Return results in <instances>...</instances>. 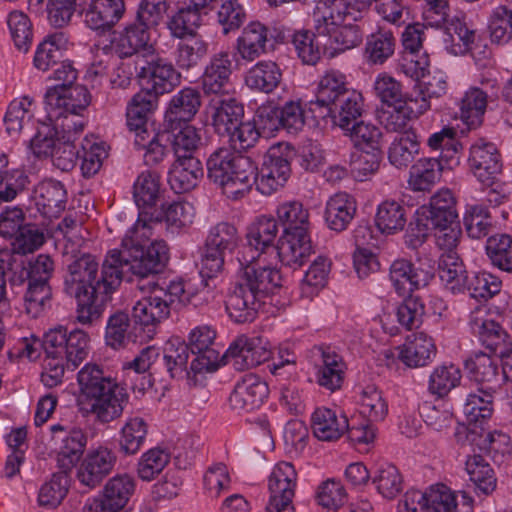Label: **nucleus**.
I'll return each mask as SVG.
<instances>
[{
    "label": "nucleus",
    "mask_w": 512,
    "mask_h": 512,
    "mask_svg": "<svg viewBox=\"0 0 512 512\" xmlns=\"http://www.w3.org/2000/svg\"><path fill=\"white\" fill-rule=\"evenodd\" d=\"M143 227L138 220L127 230L121 241V249L107 252L99 273V263L91 254H83L68 266L65 279L67 290L77 302V320L81 324H91L101 318L113 293L122 283L123 269L141 278L160 273L169 260V248L164 240H154L152 236H142Z\"/></svg>",
    "instance_id": "nucleus-1"
},
{
    "label": "nucleus",
    "mask_w": 512,
    "mask_h": 512,
    "mask_svg": "<svg viewBox=\"0 0 512 512\" xmlns=\"http://www.w3.org/2000/svg\"><path fill=\"white\" fill-rule=\"evenodd\" d=\"M77 382V406L83 415L93 416L100 423H110L122 416L129 395L115 378L105 375L100 366L84 365L77 374Z\"/></svg>",
    "instance_id": "nucleus-2"
},
{
    "label": "nucleus",
    "mask_w": 512,
    "mask_h": 512,
    "mask_svg": "<svg viewBox=\"0 0 512 512\" xmlns=\"http://www.w3.org/2000/svg\"><path fill=\"white\" fill-rule=\"evenodd\" d=\"M314 29L322 37L324 54L333 58L358 47L364 31L359 11L349 8L346 0H319L314 10Z\"/></svg>",
    "instance_id": "nucleus-3"
},
{
    "label": "nucleus",
    "mask_w": 512,
    "mask_h": 512,
    "mask_svg": "<svg viewBox=\"0 0 512 512\" xmlns=\"http://www.w3.org/2000/svg\"><path fill=\"white\" fill-rule=\"evenodd\" d=\"M208 177L231 199L249 193L256 183L257 168L248 157L227 148L215 151L207 160Z\"/></svg>",
    "instance_id": "nucleus-4"
},
{
    "label": "nucleus",
    "mask_w": 512,
    "mask_h": 512,
    "mask_svg": "<svg viewBox=\"0 0 512 512\" xmlns=\"http://www.w3.org/2000/svg\"><path fill=\"white\" fill-rule=\"evenodd\" d=\"M190 293L182 280L171 281L167 286L152 284L132 308V319L142 326H156L170 316L173 307L187 305Z\"/></svg>",
    "instance_id": "nucleus-5"
},
{
    "label": "nucleus",
    "mask_w": 512,
    "mask_h": 512,
    "mask_svg": "<svg viewBox=\"0 0 512 512\" xmlns=\"http://www.w3.org/2000/svg\"><path fill=\"white\" fill-rule=\"evenodd\" d=\"M274 258L265 254L242 255V272L238 283L263 302L282 287V275L272 261Z\"/></svg>",
    "instance_id": "nucleus-6"
},
{
    "label": "nucleus",
    "mask_w": 512,
    "mask_h": 512,
    "mask_svg": "<svg viewBox=\"0 0 512 512\" xmlns=\"http://www.w3.org/2000/svg\"><path fill=\"white\" fill-rule=\"evenodd\" d=\"M45 353L67 365V369H76L88 356L90 338L86 332L75 329L68 332L64 326H57L44 335Z\"/></svg>",
    "instance_id": "nucleus-7"
},
{
    "label": "nucleus",
    "mask_w": 512,
    "mask_h": 512,
    "mask_svg": "<svg viewBox=\"0 0 512 512\" xmlns=\"http://www.w3.org/2000/svg\"><path fill=\"white\" fill-rule=\"evenodd\" d=\"M298 475L290 462H278L267 479L269 493L266 512H295L293 499Z\"/></svg>",
    "instance_id": "nucleus-8"
},
{
    "label": "nucleus",
    "mask_w": 512,
    "mask_h": 512,
    "mask_svg": "<svg viewBox=\"0 0 512 512\" xmlns=\"http://www.w3.org/2000/svg\"><path fill=\"white\" fill-rule=\"evenodd\" d=\"M195 208L187 201H173L163 203L160 208L153 211L139 212L138 227L144 230L141 234L149 233V227L154 223H165L168 231L179 233L188 229L194 222Z\"/></svg>",
    "instance_id": "nucleus-9"
},
{
    "label": "nucleus",
    "mask_w": 512,
    "mask_h": 512,
    "mask_svg": "<svg viewBox=\"0 0 512 512\" xmlns=\"http://www.w3.org/2000/svg\"><path fill=\"white\" fill-rule=\"evenodd\" d=\"M289 154L290 149L287 144L280 143L269 148L257 182L261 193L271 194L286 183L291 173Z\"/></svg>",
    "instance_id": "nucleus-10"
},
{
    "label": "nucleus",
    "mask_w": 512,
    "mask_h": 512,
    "mask_svg": "<svg viewBox=\"0 0 512 512\" xmlns=\"http://www.w3.org/2000/svg\"><path fill=\"white\" fill-rule=\"evenodd\" d=\"M116 461V454L107 446L91 448L80 460L76 477L80 484L94 489L113 471Z\"/></svg>",
    "instance_id": "nucleus-11"
},
{
    "label": "nucleus",
    "mask_w": 512,
    "mask_h": 512,
    "mask_svg": "<svg viewBox=\"0 0 512 512\" xmlns=\"http://www.w3.org/2000/svg\"><path fill=\"white\" fill-rule=\"evenodd\" d=\"M271 357L268 341L262 337L239 336L223 355L226 364L237 370H246L267 361Z\"/></svg>",
    "instance_id": "nucleus-12"
},
{
    "label": "nucleus",
    "mask_w": 512,
    "mask_h": 512,
    "mask_svg": "<svg viewBox=\"0 0 512 512\" xmlns=\"http://www.w3.org/2000/svg\"><path fill=\"white\" fill-rule=\"evenodd\" d=\"M137 78L142 87L158 96L170 93L180 84V74L174 66L154 53L139 67Z\"/></svg>",
    "instance_id": "nucleus-13"
},
{
    "label": "nucleus",
    "mask_w": 512,
    "mask_h": 512,
    "mask_svg": "<svg viewBox=\"0 0 512 512\" xmlns=\"http://www.w3.org/2000/svg\"><path fill=\"white\" fill-rule=\"evenodd\" d=\"M89 102V93L81 85H55L45 94L46 111L50 120L64 113H81Z\"/></svg>",
    "instance_id": "nucleus-14"
},
{
    "label": "nucleus",
    "mask_w": 512,
    "mask_h": 512,
    "mask_svg": "<svg viewBox=\"0 0 512 512\" xmlns=\"http://www.w3.org/2000/svg\"><path fill=\"white\" fill-rule=\"evenodd\" d=\"M458 222L456 199L448 189L434 194L430 202L416 211L417 226L430 230L432 227Z\"/></svg>",
    "instance_id": "nucleus-15"
},
{
    "label": "nucleus",
    "mask_w": 512,
    "mask_h": 512,
    "mask_svg": "<svg viewBox=\"0 0 512 512\" xmlns=\"http://www.w3.org/2000/svg\"><path fill=\"white\" fill-rule=\"evenodd\" d=\"M216 332L210 326L202 325L194 328L189 334V348L197 356L191 362L195 373L213 372L218 369L221 358L213 348Z\"/></svg>",
    "instance_id": "nucleus-16"
},
{
    "label": "nucleus",
    "mask_w": 512,
    "mask_h": 512,
    "mask_svg": "<svg viewBox=\"0 0 512 512\" xmlns=\"http://www.w3.org/2000/svg\"><path fill=\"white\" fill-rule=\"evenodd\" d=\"M268 395V385L260 377L247 374L235 385L229 403L239 413L252 412L262 406Z\"/></svg>",
    "instance_id": "nucleus-17"
},
{
    "label": "nucleus",
    "mask_w": 512,
    "mask_h": 512,
    "mask_svg": "<svg viewBox=\"0 0 512 512\" xmlns=\"http://www.w3.org/2000/svg\"><path fill=\"white\" fill-rule=\"evenodd\" d=\"M468 163L471 172L481 183H490L502 171L497 147L483 139H479L471 146Z\"/></svg>",
    "instance_id": "nucleus-18"
},
{
    "label": "nucleus",
    "mask_w": 512,
    "mask_h": 512,
    "mask_svg": "<svg viewBox=\"0 0 512 512\" xmlns=\"http://www.w3.org/2000/svg\"><path fill=\"white\" fill-rule=\"evenodd\" d=\"M310 426L318 440L335 442L347 433L348 418L338 409L319 406L311 414Z\"/></svg>",
    "instance_id": "nucleus-19"
},
{
    "label": "nucleus",
    "mask_w": 512,
    "mask_h": 512,
    "mask_svg": "<svg viewBox=\"0 0 512 512\" xmlns=\"http://www.w3.org/2000/svg\"><path fill=\"white\" fill-rule=\"evenodd\" d=\"M52 440L56 445L57 461L64 469H70L79 460L87 445V436L79 428L66 432L60 424L51 426Z\"/></svg>",
    "instance_id": "nucleus-20"
},
{
    "label": "nucleus",
    "mask_w": 512,
    "mask_h": 512,
    "mask_svg": "<svg viewBox=\"0 0 512 512\" xmlns=\"http://www.w3.org/2000/svg\"><path fill=\"white\" fill-rule=\"evenodd\" d=\"M276 251L283 265L301 267L313 253L310 232H282Z\"/></svg>",
    "instance_id": "nucleus-21"
},
{
    "label": "nucleus",
    "mask_w": 512,
    "mask_h": 512,
    "mask_svg": "<svg viewBox=\"0 0 512 512\" xmlns=\"http://www.w3.org/2000/svg\"><path fill=\"white\" fill-rule=\"evenodd\" d=\"M158 98V95L142 87L127 105V126L135 132V145L145 146L142 140H144V134H147V116L156 109Z\"/></svg>",
    "instance_id": "nucleus-22"
},
{
    "label": "nucleus",
    "mask_w": 512,
    "mask_h": 512,
    "mask_svg": "<svg viewBox=\"0 0 512 512\" xmlns=\"http://www.w3.org/2000/svg\"><path fill=\"white\" fill-rule=\"evenodd\" d=\"M277 220L271 215L257 216L248 226L246 233L247 248L250 255L259 254L275 257L274 243L278 235Z\"/></svg>",
    "instance_id": "nucleus-23"
},
{
    "label": "nucleus",
    "mask_w": 512,
    "mask_h": 512,
    "mask_svg": "<svg viewBox=\"0 0 512 512\" xmlns=\"http://www.w3.org/2000/svg\"><path fill=\"white\" fill-rule=\"evenodd\" d=\"M207 117L215 133L227 136L239 126L244 117V107L232 97L211 100L207 106Z\"/></svg>",
    "instance_id": "nucleus-24"
},
{
    "label": "nucleus",
    "mask_w": 512,
    "mask_h": 512,
    "mask_svg": "<svg viewBox=\"0 0 512 512\" xmlns=\"http://www.w3.org/2000/svg\"><path fill=\"white\" fill-rule=\"evenodd\" d=\"M386 106L378 112V119L386 130L392 132L402 131L410 121L427 112V104L423 100L417 101L412 98Z\"/></svg>",
    "instance_id": "nucleus-25"
},
{
    "label": "nucleus",
    "mask_w": 512,
    "mask_h": 512,
    "mask_svg": "<svg viewBox=\"0 0 512 512\" xmlns=\"http://www.w3.org/2000/svg\"><path fill=\"white\" fill-rule=\"evenodd\" d=\"M430 275L415 267L407 259H396L390 266L389 279L394 291L402 297L408 296L414 291L426 286Z\"/></svg>",
    "instance_id": "nucleus-26"
},
{
    "label": "nucleus",
    "mask_w": 512,
    "mask_h": 512,
    "mask_svg": "<svg viewBox=\"0 0 512 512\" xmlns=\"http://www.w3.org/2000/svg\"><path fill=\"white\" fill-rule=\"evenodd\" d=\"M357 210L358 203L353 195L345 191L334 193L325 204V223L330 230L342 232L351 224Z\"/></svg>",
    "instance_id": "nucleus-27"
},
{
    "label": "nucleus",
    "mask_w": 512,
    "mask_h": 512,
    "mask_svg": "<svg viewBox=\"0 0 512 512\" xmlns=\"http://www.w3.org/2000/svg\"><path fill=\"white\" fill-rule=\"evenodd\" d=\"M269 29L260 21L249 22L236 40V50L240 58L253 62L267 53Z\"/></svg>",
    "instance_id": "nucleus-28"
},
{
    "label": "nucleus",
    "mask_w": 512,
    "mask_h": 512,
    "mask_svg": "<svg viewBox=\"0 0 512 512\" xmlns=\"http://www.w3.org/2000/svg\"><path fill=\"white\" fill-rule=\"evenodd\" d=\"M356 410L371 423L383 421L389 412V405L383 392L374 384L358 386L354 394Z\"/></svg>",
    "instance_id": "nucleus-29"
},
{
    "label": "nucleus",
    "mask_w": 512,
    "mask_h": 512,
    "mask_svg": "<svg viewBox=\"0 0 512 512\" xmlns=\"http://www.w3.org/2000/svg\"><path fill=\"white\" fill-rule=\"evenodd\" d=\"M470 325L482 341L494 354H502L509 346L508 334L493 319L489 318L486 310L477 309L472 312Z\"/></svg>",
    "instance_id": "nucleus-30"
},
{
    "label": "nucleus",
    "mask_w": 512,
    "mask_h": 512,
    "mask_svg": "<svg viewBox=\"0 0 512 512\" xmlns=\"http://www.w3.org/2000/svg\"><path fill=\"white\" fill-rule=\"evenodd\" d=\"M232 61L228 53L215 55L202 77L203 91L207 95H227L232 90L230 80Z\"/></svg>",
    "instance_id": "nucleus-31"
},
{
    "label": "nucleus",
    "mask_w": 512,
    "mask_h": 512,
    "mask_svg": "<svg viewBox=\"0 0 512 512\" xmlns=\"http://www.w3.org/2000/svg\"><path fill=\"white\" fill-rule=\"evenodd\" d=\"M113 47L120 57H130L141 52L143 57H149L154 53L151 30L140 23L131 25L115 37Z\"/></svg>",
    "instance_id": "nucleus-32"
},
{
    "label": "nucleus",
    "mask_w": 512,
    "mask_h": 512,
    "mask_svg": "<svg viewBox=\"0 0 512 512\" xmlns=\"http://www.w3.org/2000/svg\"><path fill=\"white\" fill-rule=\"evenodd\" d=\"M407 220V209L401 201L384 199L376 207L374 226L383 236L400 233L405 229Z\"/></svg>",
    "instance_id": "nucleus-33"
},
{
    "label": "nucleus",
    "mask_w": 512,
    "mask_h": 512,
    "mask_svg": "<svg viewBox=\"0 0 512 512\" xmlns=\"http://www.w3.org/2000/svg\"><path fill=\"white\" fill-rule=\"evenodd\" d=\"M350 90L347 76L343 72L336 69L327 70L316 83L313 103L328 109L337 104Z\"/></svg>",
    "instance_id": "nucleus-34"
},
{
    "label": "nucleus",
    "mask_w": 512,
    "mask_h": 512,
    "mask_svg": "<svg viewBox=\"0 0 512 512\" xmlns=\"http://www.w3.org/2000/svg\"><path fill=\"white\" fill-rule=\"evenodd\" d=\"M347 366L341 355L331 348L321 349V364L316 370L317 384L327 391L340 390L345 379Z\"/></svg>",
    "instance_id": "nucleus-35"
},
{
    "label": "nucleus",
    "mask_w": 512,
    "mask_h": 512,
    "mask_svg": "<svg viewBox=\"0 0 512 512\" xmlns=\"http://www.w3.org/2000/svg\"><path fill=\"white\" fill-rule=\"evenodd\" d=\"M283 72L279 64L272 60H260L245 73V85L254 92L270 94L282 82Z\"/></svg>",
    "instance_id": "nucleus-36"
},
{
    "label": "nucleus",
    "mask_w": 512,
    "mask_h": 512,
    "mask_svg": "<svg viewBox=\"0 0 512 512\" xmlns=\"http://www.w3.org/2000/svg\"><path fill=\"white\" fill-rule=\"evenodd\" d=\"M124 10L123 0H90L84 21L93 30L109 29L119 21Z\"/></svg>",
    "instance_id": "nucleus-37"
},
{
    "label": "nucleus",
    "mask_w": 512,
    "mask_h": 512,
    "mask_svg": "<svg viewBox=\"0 0 512 512\" xmlns=\"http://www.w3.org/2000/svg\"><path fill=\"white\" fill-rule=\"evenodd\" d=\"M203 176L201 162L196 157H176L169 171V184L176 193L192 190Z\"/></svg>",
    "instance_id": "nucleus-38"
},
{
    "label": "nucleus",
    "mask_w": 512,
    "mask_h": 512,
    "mask_svg": "<svg viewBox=\"0 0 512 512\" xmlns=\"http://www.w3.org/2000/svg\"><path fill=\"white\" fill-rule=\"evenodd\" d=\"M404 365L408 368H421L435 358L437 347L434 339L424 332L408 336L404 343Z\"/></svg>",
    "instance_id": "nucleus-39"
},
{
    "label": "nucleus",
    "mask_w": 512,
    "mask_h": 512,
    "mask_svg": "<svg viewBox=\"0 0 512 512\" xmlns=\"http://www.w3.org/2000/svg\"><path fill=\"white\" fill-rule=\"evenodd\" d=\"M264 303L238 283L226 300V311L237 323L252 322Z\"/></svg>",
    "instance_id": "nucleus-40"
},
{
    "label": "nucleus",
    "mask_w": 512,
    "mask_h": 512,
    "mask_svg": "<svg viewBox=\"0 0 512 512\" xmlns=\"http://www.w3.org/2000/svg\"><path fill=\"white\" fill-rule=\"evenodd\" d=\"M148 432L149 424L143 417H128L118 432L119 451L125 456L137 454L144 446Z\"/></svg>",
    "instance_id": "nucleus-41"
},
{
    "label": "nucleus",
    "mask_w": 512,
    "mask_h": 512,
    "mask_svg": "<svg viewBox=\"0 0 512 512\" xmlns=\"http://www.w3.org/2000/svg\"><path fill=\"white\" fill-rule=\"evenodd\" d=\"M164 189L158 173L144 171L138 175L133 185V198L140 212L153 211L161 199Z\"/></svg>",
    "instance_id": "nucleus-42"
},
{
    "label": "nucleus",
    "mask_w": 512,
    "mask_h": 512,
    "mask_svg": "<svg viewBox=\"0 0 512 512\" xmlns=\"http://www.w3.org/2000/svg\"><path fill=\"white\" fill-rule=\"evenodd\" d=\"M424 495L426 512H473L470 498L459 509L455 493L444 484L429 487Z\"/></svg>",
    "instance_id": "nucleus-43"
},
{
    "label": "nucleus",
    "mask_w": 512,
    "mask_h": 512,
    "mask_svg": "<svg viewBox=\"0 0 512 512\" xmlns=\"http://www.w3.org/2000/svg\"><path fill=\"white\" fill-rule=\"evenodd\" d=\"M396 39L392 31L378 29L366 38L363 56L369 65H383L395 52Z\"/></svg>",
    "instance_id": "nucleus-44"
},
{
    "label": "nucleus",
    "mask_w": 512,
    "mask_h": 512,
    "mask_svg": "<svg viewBox=\"0 0 512 512\" xmlns=\"http://www.w3.org/2000/svg\"><path fill=\"white\" fill-rule=\"evenodd\" d=\"M331 267L332 262L327 257L318 256L314 259L299 285L302 298L312 300L318 296L328 283Z\"/></svg>",
    "instance_id": "nucleus-45"
},
{
    "label": "nucleus",
    "mask_w": 512,
    "mask_h": 512,
    "mask_svg": "<svg viewBox=\"0 0 512 512\" xmlns=\"http://www.w3.org/2000/svg\"><path fill=\"white\" fill-rule=\"evenodd\" d=\"M60 140L62 136L58 125L53 123V119L48 118V122L38 123L36 132L28 143V150L33 157L47 160L53 155Z\"/></svg>",
    "instance_id": "nucleus-46"
},
{
    "label": "nucleus",
    "mask_w": 512,
    "mask_h": 512,
    "mask_svg": "<svg viewBox=\"0 0 512 512\" xmlns=\"http://www.w3.org/2000/svg\"><path fill=\"white\" fill-rule=\"evenodd\" d=\"M275 214L276 220L284 227L283 232H310V212L300 201L280 203Z\"/></svg>",
    "instance_id": "nucleus-47"
},
{
    "label": "nucleus",
    "mask_w": 512,
    "mask_h": 512,
    "mask_svg": "<svg viewBox=\"0 0 512 512\" xmlns=\"http://www.w3.org/2000/svg\"><path fill=\"white\" fill-rule=\"evenodd\" d=\"M136 488L135 479L129 474H117L110 478L102 491L108 509H124Z\"/></svg>",
    "instance_id": "nucleus-48"
},
{
    "label": "nucleus",
    "mask_w": 512,
    "mask_h": 512,
    "mask_svg": "<svg viewBox=\"0 0 512 512\" xmlns=\"http://www.w3.org/2000/svg\"><path fill=\"white\" fill-rule=\"evenodd\" d=\"M419 150L420 141L416 131L408 129L395 137L389 148L388 159L393 166L406 168Z\"/></svg>",
    "instance_id": "nucleus-49"
},
{
    "label": "nucleus",
    "mask_w": 512,
    "mask_h": 512,
    "mask_svg": "<svg viewBox=\"0 0 512 512\" xmlns=\"http://www.w3.org/2000/svg\"><path fill=\"white\" fill-rule=\"evenodd\" d=\"M439 277L447 290L462 293L467 287V274L456 253H443L439 260Z\"/></svg>",
    "instance_id": "nucleus-50"
},
{
    "label": "nucleus",
    "mask_w": 512,
    "mask_h": 512,
    "mask_svg": "<svg viewBox=\"0 0 512 512\" xmlns=\"http://www.w3.org/2000/svg\"><path fill=\"white\" fill-rule=\"evenodd\" d=\"M363 102L362 94L355 89H351L338 100L337 104L327 110L334 123L345 130L349 129L352 122L361 116Z\"/></svg>",
    "instance_id": "nucleus-51"
},
{
    "label": "nucleus",
    "mask_w": 512,
    "mask_h": 512,
    "mask_svg": "<svg viewBox=\"0 0 512 512\" xmlns=\"http://www.w3.org/2000/svg\"><path fill=\"white\" fill-rule=\"evenodd\" d=\"M200 106L199 92L193 88H184L171 98L166 117L171 122L190 121Z\"/></svg>",
    "instance_id": "nucleus-52"
},
{
    "label": "nucleus",
    "mask_w": 512,
    "mask_h": 512,
    "mask_svg": "<svg viewBox=\"0 0 512 512\" xmlns=\"http://www.w3.org/2000/svg\"><path fill=\"white\" fill-rule=\"evenodd\" d=\"M465 470L469 480L483 494H490L496 489L495 471L483 456L479 454L468 456L465 462Z\"/></svg>",
    "instance_id": "nucleus-53"
},
{
    "label": "nucleus",
    "mask_w": 512,
    "mask_h": 512,
    "mask_svg": "<svg viewBox=\"0 0 512 512\" xmlns=\"http://www.w3.org/2000/svg\"><path fill=\"white\" fill-rule=\"evenodd\" d=\"M465 368L473 381L486 384L489 389H492V384L499 379L497 359L483 352L470 356L465 361Z\"/></svg>",
    "instance_id": "nucleus-54"
},
{
    "label": "nucleus",
    "mask_w": 512,
    "mask_h": 512,
    "mask_svg": "<svg viewBox=\"0 0 512 512\" xmlns=\"http://www.w3.org/2000/svg\"><path fill=\"white\" fill-rule=\"evenodd\" d=\"M441 171V164L437 159H419L410 169L409 187L413 191H429L440 179Z\"/></svg>",
    "instance_id": "nucleus-55"
},
{
    "label": "nucleus",
    "mask_w": 512,
    "mask_h": 512,
    "mask_svg": "<svg viewBox=\"0 0 512 512\" xmlns=\"http://www.w3.org/2000/svg\"><path fill=\"white\" fill-rule=\"evenodd\" d=\"M203 492L211 499H218L232 486V471L223 462L210 465L203 474Z\"/></svg>",
    "instance_id": "nucleus-56"
},
{
    "label": "nucleus",
    "mask_w": 512,
    "mask_h": 512,
    "mask_svg": "<svg viewBox=\"0 0 512 512\" xmlns=\"http://www.w3.org/2000/svg\"><path fill=\"white\" fill-rule=\"evenodd\" d=\"M36 193L37 205L42 208L44 214L57 216L64 210L67 193L60 182L45 181L38 186Z\"/></svg>",
    "instance_id": "nucleus-57"
},
{
    "label": "nucleus",
    "mask_w": 512,
    "mask_h": 512,
    "mask_svg": "<svg viewBox=\"0 0 512 512\" xmlns=\"http://www.w3.org/2000/svg\"><path fill=\"white\" fill-rule=\"evenodd\" d=\"M488 105V95L477 87L469 88L460 103L461 119L469 127H477L482 123Z\"/></svg>",
    "instance_id": "nucleus-58"
},
{
    "label": "nucleus",
    "mask_w": 512,
    "mask_h": 512,
    "mask_svg": "<svg viewBox=\"0 0 512 512\" xmlns=\"http://www.w3.org/2000/svg\"><path fill=\"white\" fill-rule=\"evenodd\" d=\"M461 379L462 373L457 366L438 365L429 376L428 391L438 398H444L460 385Z\"/></svg>",
    "instance_id": "nucleus-59"
},
{
    "label": "nucleus",
    "mask_w": 512,
    "mask_h": 512,
    "mask_svg": "<svg viewBox=\"0 0 512 512\" xmlns=\"http://www.w3.org/2000/svg\"><path fill=\"white\" fill-rule=\"evenodd\" d=\"M372 483L377 492L386 499H394L403 490V476L391 463H382L374 471Z\"/></svg>",
    "instance_id": "nucleus-60"
},
{
    "label": "nucleus",
    "mask_w": 512,
    "mask_h": 512,
    "mask_svg": "<svg viewBox=\"0 0 512 512\" xmlns=\"http://www.w3.org/2000/svg\"><path fill=\"white\" fill-rule=\"evenodd\" d=\"M169 463L170 454L165 449L150 448L137 461V476L142 481L151 482L163 472Z\"/></svg>",
    "instance_id": "nucleus-61"
},
{
    "label": "nucleus",
    "mask_w": 512,
    "mask_h": 512,
    "mask_svg": "<svg viewBox=\"0 0 512 512\" xmlns=\"http://www.w3.org/2000/svg\"><path fill=\"white\" fill-rule=\"evenodd\" d=\"M324 39L318 37L308 30H298L292 36V45L303 63L315 65L320 59L323 51Z\"/></svg>",
    "instance_id": "nucleus-62"
},
{
    "label": "nucleus",
    "mask_w": 512,
    "mask_h": 512,
    "mask_svg": "<svg viewBox=\"0 0 512 512\" xmlns=\"http://www.w3.org/2000/svg\"><path fill=\"white\" fill-rule=\"evenodd\" d=\"M373 91L383 105L396 104L405 101L406 98H412V92H404L403 84L387 72L377 74Z\"/></svg>",
    "instance_id": "nucleus-63"
},
{
    "label": "nucleus",
    "mask_w": 512,
    "mask_h": 512,
    "mask_svg": "<svg viewBox=\"0 0 512 512\" xmlns=\"http://www.w3.org/2000/svg\"><path fill=\"white\" fill-rule=\"evenodd\" d=\"M81 171L85 177L95 175L102 167L103 161L108 157V147L97 137L86 136L82 142Z\"/></svg>",
    "instance_id": "nucleus-64"
}]
</instances>
